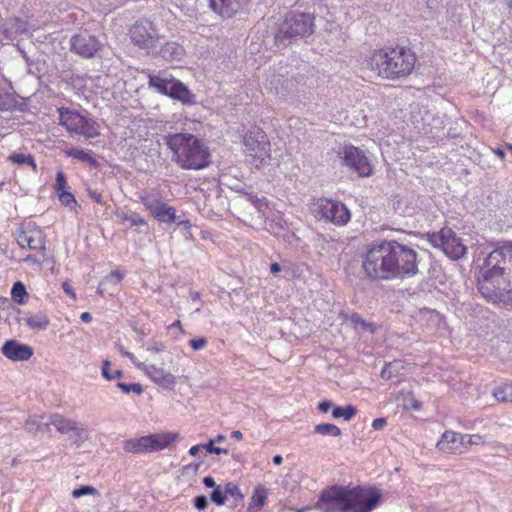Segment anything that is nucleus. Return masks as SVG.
I'll use <instances>...</instances> for the list:
<instances>
[{
	"mask_svg": "<svg viewBox=\"0 0 512 512\" xmlns=\"http://www.w3.org/2000/svg\"><path fill=\"white\" fill-rule=\"evenodd\" d=\"M478 289L487 298L507 294L512 299V244L498 247L487 256L479 271Z\"/></svg>",
	"mask_w": 512,
	"mask_h": 512,
	"instance_id": "obj_1",
	"label": "nucleus"
},
{
	"mask_svg": "<svg viewBox=\"0 0 512 512\" xmlns=\"http://www.w3.org/2000/svg\"><path fill=\"white\" fill-rule=\"evenodd\" d=\"M416 62V54L410 48L396 46L374 50L363 66L381 78L396 80L410 75Z\"/></svg>",
	"mask_w": 512,
	"mask_h": 512,
	"instance_id": "obj_2",
	"label": "nucleus"
},
{
	"mask_svg": "<svg viewBox=\"0 0 512 512\" xmlns=\"http://www.w3.org/2000/svg\"><path fill=\"white\" fill-rule=\"evenodd\" d=\"M164 142L173 152V160L183 169L199 170L209 164L207 148L190 133L164 136Z\"/></svg>",
	"mask_w": 512,
	"mask_h": 512,
	"instance_id": "obj_3",
	"label": "nucleus"
},
{
	"mask_svg": "<svg viewBox=\"0 0 512 512\" xmlns=\"http://www.w3.org/2000/svg\"><path fill=\"white\" fill-rule=\"evenodd\" d=\"M388 241L369 245L362 255V270L371 280H392Z\"/></svg>",
	"mask_w": 512,
	"mask_h": 512,
	"instance_id": "obj_4",
	"label": "nucleus"
},
{
	"mask_svg": "<svg viewBox=\"0 0 512 512\" xmlns=\"http://www.w3.org/2000/svg\"><path fill=\"white\" fill-rule=\"evenodd\" d=\"M392 279H404L418 273L417 253L397 241H388Z\"/></svg>",
	"mask_w": 512,
	"mask_h": 512,
	"instance_id": "obj_5",
	"label": "nucleus"
},
{
	"mask_svg": "<svg viewBox=\"0 0 512 512\" xmlns=\"http://www.w3.org/2000/svg\"><path fill=\"white\" fill-rule=\"evenodd\" d=\"M243 151L247 161L255 168L267 165L271 159L270 142L261 129L251 130L244 135Z\"/></svg>",
	"mask_w": 512,
	"mask_h": 512,
	"instance_id": "obj_6",
	"label": "nucleus"
},
{
	"mask_svg": "<svg viewBox=\"0 0 512 512\" xmlns=\"http://www.w3.org/2000/svg\"><path fill=\"white\" fill-rule=\"evenodd\" d=\"M59 125L66 128L71 134L82 135L92 139L100 135L99 123L88 114L83 115L76 110L61 107L58 109Z\"/></svg>",
	"mask_w": 512,
	"mask_h": 512,
	"instance_id": "obj_7",
	"label": "nucleus"
},
{
	"mask_svg": "<svg viewBox=\"0 0 512 512\" xmlns=\"http://www.w3.org/2000/svg\"><path fill=\"white\" fill-rule=\"evenodd\" d=\"M149 86L157 92L176 99L183 104L191 105L195 103V95L179 80L175 79L166 72L158 74H148Z\"/></svg>",
	"mask_w": 512,
	"mask_h": 512,
	"instance_id": "obj_8",
	"label": "nucleus"
},
{
	"mask_svg": "<svg viewBox=\"0 0 512 512\" xmlns=\"http://www.w3.org/2000/svg\"><path fill=\"white\" fill-rule=\"evenodd\" d=\"M410 120L419 133L429 138H439L441 134H444L445 123L443 116L432 113L424 106H413Z\"/></svg>",
	"mask_w": 512,
	"mask_h": 512,
	"instance_id": "obj_9",
	"label": "nucleus"
},
{
	"mask_svg": "<svg viewBox=\"0 0 512 512\" xmlns=\"http://www.w3.org/2000/svg\"><path fill=\"white\" fill-rule=\"evenodd\" d=\"M130 38L134 45L148 53H155L160 44L161 35L154 24L143 20L136 22L130 29Z\"/></svg>",
	"mask_w": 512,
	"mask_h": 512,
	"instance_id": "obj_10",
	"label": "nucleus"
},
{
	"mask_svg": "<svg viewBox=\"0 0 512 512\" xmlns=\"http://www.w3.org/2000/svg\"><path fill=\"white\" fill-rule=\"evenodd\" d=\"M314 508L320 512H349L348 487L332 486L323 490Z\"/></svg>",
	"mask_w": 512,
	"mask_h": 512,
	"instance_id": "obj_11",
	"label": "nucleus"
},
{
	"mask_svg": "<svg viewBox=\"0 0 512 512\" xmlns=\"http://www.w3.org/2000/svg\"><path fill=\"white\" fill-rule=\"evenodd\" d=\"M314 27V17L311 14L290 12L280 27V33L289 38H302L313 34Z\"/></svg>",
	"mask_w": 512,
	"mask_h": 512,
	"instance_id": "obj_12",
	"label": "nucleus"
},
{
	"mask_svg": "<svg viewBox=\"0 0 512 512\" xmlns=\"http://www.w3.org/2000/svg\"><path fill=\"white\" fill-rule=\"evenodd\" d=\"M429 241L435 248H440L451 259H460L466 253V247L456 233L448 227L429 235Z\"/></svg>",
	"mask_w": 512,
	"mask_h": 512,
	"instance_id": "obj_13",
	"label": "nucleus"
},
{
	"mask_svg": "<svg viewBox=\"0 0 512 512\" xmlns=\"http://www.w3.org/2000/svg\"><path fill=\"white\" fill-rule=\"evenodd\" d=\"M139 200L145 209L159 222L172 223L176 221V210L163 202L158 191L142 192Z\"/></svg>",
	"mask_w": 512,
	"mask_h": 512,
	"instance_id": "obj_14",
	"label": "nucleus"
},
{
	"mask_svg": "<svg viewBox=\"0 0 512 512\" xmlns=\"http://www.w3.org/2000/svg\"><path fill=\"white\" fill-rule=\"evenodd\" d=\"M380 500L381 494L376 489L348 488L349 512H371Z\"/></svg>",
	"mask_w": 512,
	"mask_h": 512,
	"instance_id": "obj_15",
	"label": "nucleus"
},
{
	"mask_svg": "<svg viewBox=\"0 0 512 512\" xmlns=\"http://www.w3.org/2000/svg\"><path fill=\"white\" fill-rule=\"evenodd\" d=\"M338 154L343 165L359 176L367 177L372 174V165L365 153L359 148L353 145H345Z\"/></svg>",
	"mask_w": 512,
	"mask_h": 512,
	"instance_id": "obj_16",
	"label": "nucleus"
},
{
	"mask_svg": "<svg viewBox=\"0 0 512 512\" xmlns=\"http://www.w3.org/2000/svg\"><path fill=\"white\" fill-rule=\"evenodd\" d=\"M17 244L23 249L46 251V240L42 229L29 222L22 224L16 232Z\"/></svg>",
	"mask_w": 512,
	"mask_h": 512,
	"instance_id": "obj_17",
	"label": "nucleus"
},
{
	"mask_svg": "<svg viewBox=\"0 0 512 512\" xmlns=\"http://www.w3.org/2000/svg\"><path fill=\"white\" fill-rule=\"evenodd\" d=\"M316 213L321 218L336 225H345L351 217L350 211L343 203L327 198L317 201Z\"/></svg>",
	"mask_w": 512,
	"mask_h": 512,
	"instance_id": "obj_18",
	"label": "nucleus"
},
{
	"mask_svg": "<svg viewBox=\"0 0 512 512\" xmlns=\"http://www.w3.org/2000/svg\"><path fill=\"white\" fill-rule=\"evenodd\" d=\"M51 424L62 434L73 432L77 441L81 443L88 439V431L83 423L66 418L61 414H52Z\"/></svg>",
	"mask_w": 512,
	"mask_h": 512,
	"instance_id": "obj_19",
	"label": "nucleus"
},
{
	"mask_svg": "<svg viewBox=\"0 0 512 512\" xmlns=\"http://www.w3.org/2000/svg\"><path fill=\"white\" fill-rule=\"evenodd\" d=\"M248 4L249 0H209L211 10L224 19L242 13Z\"/></svg>",
	"mask_w": 512,
	"mask_h": 512,
	"instance_id": "obj_20",
	"label": "nucleus"
},
{
	"mask_svg": "<svg viewBox=\"0 0 512 512\" xmlns=\"http://www.w3.org/2000/svg\"><path fill=\"white\" fill-rule=\"evenodd\" d=\"M137 368L143 371L155 384L163 389L172 390L176 385V377L163 368L155 365H148L142 362L137 364Z\"/></svg>",
	"mask_w": 512,
	"mask_h": 512,
	"instance_id": "obj_21",
	"label": "nucleus"
},
{
	"mask_svg": "<svg viewBox=\"0 0 512 512\" xmlns=\"http://www.w3.org/2000/svg\"><path fill=\"white\" fill-rule=\"evenodd\" d=\"M101 48L100 42L90 35H75L71 39V50L84 57H93Z\"/></svg>",
	"mask_w": 512,
	"mask_h": 512,
	"instance_id": "obj_22",
	"label": "nucleus"
},
{
	"mask_svg": "<svg viewBox=\"0 0 512 512\" xmlns=\"http://www.w3.org/2000/svg\"><path fill=\"white\" fill-rule=\"evenodd\" d=\"M1 352L5 357L12 361H26L33 355V349L16 340H8L1 348Z\"/></svg>",
	"mask_w": 512,
	"mask_h": 512,
	"instance_id": "obj_23",
	"label": "nucleus"
},
{
	"mask_svg": "<svg viewBox=\"0 0 512 512\" xmlns=\"http://www.w3.org/2000/svg\"><path fill=\"white\" fill-rule=\"evenodd\" d=\"M465 445V437L454 431L444 432L437 442V448L445 453H462V448Z\"/></svg>",
	"mask_w": 512,
	"mask_h": 512,
	"instance_id": "obj_24",
	"label": "nucleus"
},
{
	"mask_svg": "<svg viewBox=\"0 0 512 512\" xmlns=\"http://www.w3.org/2000/svg\"><path fill=\"white\" fill-rule=\"evenodd\" d=\"M292 80L284 78L282 75L271 72L266 75L265 87L272 93L287 97L290 94Z\"/></svg>",
	"mask_w": 512,
	"mask_h": 512,
	"instance_id": "obj_25",
	"label": "nucleus"
},
{
	"mask_svg": "<svg viewBox=\"0 0 512 512\" xmlns=\"http://www.w3.org/2000/svg\"><path fill=\"white\" fill-rule=\"evenodd\" d=\"M123 449L128 453L142 454L152 452L150 435L131 438L123 443Z\"/></svg>",
	"mask_w": 512,
	"mask_h": 512,
	"instance_id": "obj_26",
	"label": "nucleus"
},
{
	"mask_svg": "<svg viewBox=\"0 0 512 512\" xmlns=\"http://www.w3.org/2000/svg\"><path fill=\"white\" fill-rule=\"evenodd\" d=\"M6 38L14 40L18 36H27L29 32L28 23L20 18L10 19L4 29Z\"/></svg>",
	"mask_w": 512,
	"mask_h": 512,
	"instance_id": "obj_27",
	"label": "nucleus"
},
{
	"mask_svg": "<svg viewBox=\"0 0 512 512\" xmlns=\"http://www.w3.org/2000/svg\"><path fill=\"white\" fill-rule=\"evenodd\" d=\"M287 221L281 212H272L266 216L265 228L274 235H280L287 228Z\"/></svg>",
	"mask_w": 512,
	"mask_h": 512,
	"instance_id": "obj_28",
	"label": "nucleus"
},
{
	"mask_svg": "<svg viewBox=\"0 0 512 512\" xmlns=\"http://www.w3.org/2000/svg\"><path fill=\"white\" fill-rule=\"evenodd\" d=\"M178 436L179 435L174 432L150 434L152 452L166 449L178 438Z\"/></svg>",
	"mask_w": 512,
	"mask_h": 512,
	"instance_id": "obj_29",
	"label": "nucleus"
},
{
	"mask_svg": "<svg viewBox=\"0 0 512 512\" xmlns=\"http://www.w3.org/2000/svg\"><path fill=\"white\" fill-rule=\"evenodd\" d=\"M159 55L166 61H179L184 56L183 47L176 42H167L160 47Z\"/></svg>",
	"mask_w": 512,
	"mask_h": 512,
	"instance_id": "obj_30",
	"label": "nucleus"
},
{
	"mask_svg": "<svg viewBox=\"0 0 512 512\" xmlns=\"http://www.w3.org/2000/svg\"><path fill=\"white\" fill-rule=\"evenodd\" d=\"M64 154L80 162L87 163L90 166H97V160L94 158L93 153L90 151H85L78 148H68L64 150Z\"/></svg>",
	"mask_w": 512,
	"mask_h": 512,
	"instance_id": "obj_31",
	"label": "nucleus"
},
{
	"mask_svg": "<svg viewBox=\"0 0 512 512\" xmlns=\"http://www.w3.org/2000/svg\"><path fill=\"white\" fill-rule=\"evenodd\" d=\"M116 217H117L119 223H121V224H125L126 222H128L130 224V226L137 227V228L147 226L146 220L135 212L128 213L125 211H118L116 213Z\"/></svg>",
	"mask_w": 512,
	"mask_h": 512,
	"instance_id": "obj_32",
	"label": "nucleus"
},
{
	"mask_svg": "<svg viewBox=\"0 0 512 512\" xmlns=\"http://www.w3.org/2000/svg\"><path fill=\"white\" fill-rule=\"evenodd\" d=\"M124 276H125V273L120 271V270H113V271H111L99 283L98 293L100 295H104L106 290H107V286H109V285H113V286L119 285L121 283V281L123 280Z\"/></svg>",
	"mask_w": 512,
	"mask_h": 512,
	"instance_id": "obj_33",
	"label": "nucleus"
},
{
	"mask_svg": "<svg viewBox=\"0 0 512 512\" xmlns=\"http://www.w3.org/2000/svg\"><path fill=\"white\" fill-rule=\"evenodd\" d=\"M23 321L33 330H45L50 323L48 316L42 312L25 317Z\"/></svg>",
	"mask_w": 512,
	"mask_h": 512,
	"instance_id": "obj_34",
	"label": "nucleus"
},
{
	"mask_svg": "<svg viewBox=\"0 0 512 512\" xmlns=\"http://www.w3.org/2000/svg\"><path fill=\"white\" fill-rule=\"evenodd\" d=\"M492 395L498 402H512V382H506L496 387Z\"/></svg>",
	"mask_w": 512,
	"mask_h": 512,
	"instance_id": "obj_35",
	"label": "nucleus"
},
{
	"mask_svg": "<svg viewBox=\"0 0 512 512\" xmlns=\"http://www.w3.org/2000/svg\"><path fill=\"white\" fill-rule=\"evenodd\" d=\"M9 161L18 165H29L34 171L37 170V165L33 156L30 153H13L9 156Z\"/></svg>",
	"mask_w": 512,
	"mask_h": 512,
	"instance_id": "obj_36",
	"label": "nucleus"
},
{
	"mask_svg": "<svg viewBox=\"0 0 512 512\" xmlns=\"http://www.w3.org/2000/svg\"><path fill=\"white\" fill-rule=\"evenodd\" d=\"M356 408L352 405L345 407L336 406L332 410L333 418H343L345 421L351 420L356 415Z\"/></svg>",
	"mask_w": 512,
	"mask_h": 512,
	"instance_id": "obj_37",
	"label": "nucleus"
},
{
	"mask_svg": "<svg viewBox=\"0 0 512 512\" xmlns=\"http://www.w3.org/2000/svg\"><path fill=\"white\" fill-rule=\"evenodd\" d=\"M267 490L263 486L255 488L254 493L251 497L250 507L262 508L265 505L267 499Z\"/></svg>",
	"mask_w": 512,
	"mask_h": 512,
	"instance_id": "obj_38",
	"label": "nucleus"
},
{
	"mask_svg": "<svg viewBox=\"0 0 512 512\" xmlns=\"http://www.w3.org/2000/svg\"><path fill=\"white\" fill-rule=\"evenodd\" d=\"M315 433L320 435H329L333 437H337L341 435V430L334 424L330 423H322L318 424L314 428Z\"/></svg>",
	"mask_w": 512,
	"mask_h": 512,
	"instance_id": "obj_39",
	"label": "nucleus"
},
{
	"mask_svg": "<svg viewBox=\"0 0 512 512\" xmlns=\"http://www.w3.org/2000/svg\"><path fill=\"white\" fill-rule=\"evenodd\" d=\"M15 105L13 95L0 88V111H8Z\"/></svg>",
	"mask_w": 512,
	"mask_h": 512,
	"instance_id": "obj_40",
	"label": "nucleus"
},
{
	"mask_svg": "<svg viewBox=\"0 0 512 512\" xmlns=\"http://www.w3.org/2000/svg\"><path fill=\"white\" fill-rule=\"evenodd\" d=\"M43 417L33 416L29 417L25 423V429L28 433L36 435L37 432L42 430L43 423L41 419Z\"/></svg>",
	"mask_w": 512,
	"mask_h": 512,
	"instance_id": "obj_41",
	"label": "nucleus"
},
{
	"mask_svg": "<svg viewBox=\"0 0 512 512\" xmlns=\"http://www.w3.org/2000/svg\"><path fill=\"white\" fill-rule=\"evenodd\" d=\"M117 387L123 392V393H126V394H129V393H135L137 395H140L142 392H143V388L141 386V384L139 383H123V382H118L117 383Z\"/></svg>",
	"mask_w": 512,
	"mask_h": 512,
	"instance_id": "obj_42",
	"label": "nucleus"
},
{
	"mask_svg": "<svg viewBox=\"0 0 512 512\" xmlns=\"http://www.w3.org/2000/svg\"><path fill=\"white\" fill-rule=\"evenodd\" d=\"M110 365H111V363H110L109 360H104L103 361V365H102V368H101L102 376L106 380H113V379L121 377L123 372L121 370H115L114 373H111Z\"/></svg>",
	"mask_w": 512,
	"mask_h": 512,
	"instance_id": "obj_43",
	"label": "nucleus"
},
{
	"mask_svg": "<svg viewBox=\"0 0 512 512\" xmlns=\"http://www.w3.org/2000/svg\"><path fill=\"white\" fill-rule=\"evenodd\" d=\"M11 295L13 300L17 301L18 303L23 302V297L27 295L26 288L22 282H16L14 283Z\"/></svg>",
	"mask_w": 512,
	"mask_h": 512,
	"instance_id": "obj_44",
	"label": "nucleus"
},
{
	"mask_svg": "<svg viewBox=\"0 0 512 512\" xmlns=\"http://www.w3.org/2000/svg\"><path fill=\"white\" fill-rule=\"evenodd\" d=\"M224 491L225 497L230 496L234 498L236 501L243 499V494L241 493L239 487L232 482H229L225 485Z\"/></svg>",
	"mask_w": 512,
	"mask_h": 512,
	"instance_id": "obj_45",
	"label": "nucleus"
},
{
	"mask_svg": "<svg viewBox=\"0 0 512 512\" xmlns=\"http://www.w3.org/2000/svg\"><path fill=\"white\" fill-rule=\"evenodd\" d=\"M85 495H98V491L92 486H81L72 492L74 498H80Z\"/></svg>",
	"mask_w": 512,
	"mask_h": 512,
	"instance_id": "obj_46",
	"label": "nucleus"
},
{
	"mask_svg": "<svg viewBox=\"0 0 512 512\" xmlns=\"http://www.w3.org/2000/svg\"><path fill=\"white\" fill-rule=\"evenodd\" d=\"M211 500L213 503H215L218 506L223 505L226 500L225 491H223L220 488V486H217L211 493Z\"/></svg>",
	"mask_w": 512,
	"mask_h": 512,
	"instance_id": "obj_47",
	"label": "nucleus"
},
{
	"mask_svg": "<svg viewBox=\"0 0 512 512\" xmlns=\"http://www.w3.org/2000/svg\"><path fill=\"white\" fill-rule=\"evenodd\" d=\"M67 189L66 176L63 171H58L56 175L55 191L59 193Z\"/></svg>",
	"mask_w": 512,
	"mask_h": 512,
	"instance_id": "obj_48",
	"label": "nucleus"
},
{
	"mask_svg": "<svg viewBox=\"0 0 512 512\" xmlns=\"http://www.w3.org/2000/svg\"><path fill=\"white\" fill-rule=\"evenodd\" d=\"M214 444H215V440L211 439L208 443L203 444L204 449L210 454H217V455L222 454V453L228 454V450L220 448V447H216Z\"/></svg>",
	"mask_w": 512,
	"mask_h": 512,
	"instance_id": "obj_49",
	"label": "nucleus"
},
{
	"mask_svg": "<svg viewBox=\"0 0 512 512\" xmlns=\"http://www.w3.org/2000/svg\"><path fill=\"white\" fill-rule=\"evenodd\" d=\"M208 344V341L205 337L195 338L189 341V345L194 351H199L204 349Z\"/></svg>",
	"mask_w": 512,
	"mask_h": 512,
	"instance_id": "obj_50",
	"label": "nucleus"
},
{
	"mask_svg": "<svg viewBox=\"0 0 512 512\" xmlns=\"http://www.w3.org/2000/svg\"><path fill=\"white\" fill-rule=\"evenodd\" d=\"M57 195H58L61 203L66 206L76 202L74 195L72 193H70L68 190L59 192V193H57Z\"/></svg>",
	"mask_w": 512,
	"mask_h": 512,
	"instance_id": "obj_51",
	"label": "nucleus"
},
{
	"mask_svg": "<svg viewBox=\"0 0 512 512\" xmlns=\"http://www.w3.org/2000/svg\"><path fill=\"white\" fill-rule=\"evenodd\" d=\"M166 349V346L162 342L153 341L148 343L147 351L151 353H161Z\"/></svg>",
	"mask_w": 512,
	"mask_h": 512,
	"instance_id": "obj_52",
	"label": "nucleus"
},
{
	"mask_svg": "<svg viewBox=\"0 0 512 512\" xmlns=\"http://www.w3.org/2000/svg\"><path fill=\"white\" fill-rule=\"evenodd\" d=\"M86 192H87L89 198L92 201H94L95 203H97V204H103L104 203L102 194L100 192H98L97 190L88 187L86 189Z\"/></svg>",
	"mask_w": 512,
	"mask_h": 512,
	"instance_id": "obj_53",
	"label": "nucleus"
},
{
	"mask_svg": "<svg viewBox=\"0 0 512 512\" xmlns=\"http://www.w3.org/2000/svg\"><path fill=\"white\" fill-rule=\"evenodd\" d=\"M465 437L466 445L463 448H468L471 445H479L482 442V438L479 435H463Z\"/></svg>",
	"mask_w": 512,
	"mask_h": 512,
	"instance_id": "obj_54",
	"label": "nucleus"
},
{
	"mask_svg": "<svg viewBox=\"0 0 512 512\" xmlns=\"http://www.w3.org/2000/svg\"><path fill=\"white\" fill-rule=\"evenodd\" d=\"M118 351L119 353L123 356V357H126L128 358L136 367H137V364H142V362H139L136 357L129 351H127L126 349H124L123 346H119L118 347Z\"/></svg>",
	"mask_w": 512,
	"mask_h": 512,
	"instance_id": "obj_55",
	"label": "nucleus"
},
{
	"mask_svg": "<svg viewBox=\"0 0 512 512\" xmlns=\"http://www.w3.org/2000/svg\"><path fill=\"white\" fill-rule=\"evenodd\" d=\"M207 505H208V500H207L206 496H204V495L197 496L194 499V506L198 510H204L207 507Z\"/></svg>",
	"mask_w": 512,
	"mask_h": 512,
	"instance_id": "obj_56",
	"label": "nucleus"
},
{
	"mask_svg": "<svg viewBox=\"0 0 512 512\" xmlns=\"http://www.w3.org/2000/svg\"><path fill=\"white\" fill-rule=\"evenodd\" d=\"M168 329H169L170 331H173V330H177V331H178V333L174 336V338H175L176 340H178V339H179V336H180V335L185 334V331H184V329L182 328L181 322H180L179 320H176L175 322H173V323L168 327Z\"/></svg>",
	"mask_w": 512,
	"mask_h": 512,
	"instance_id": "obj_57",
	"label": "nucleus"
},
{
	"mask_svg": "<svg viewBox=\"0 0 512 512\" xmlns=\"http://www.w3.org/2000/svg\"><path fill=\"white\" fill-rule=\"evenodd\" d=\"M386 425H387V419L386 418H376L372 422V427L375 430H382V429H384L386 427Z\"/></svg>",
	"mask_w": 512,
	"mask_h": 512,
	"instance_id": "obj_58",
	"label": "nucleus"
},
{
	"mask_svg": "<svg viewBox=\"0 0 512 512\" xmlns=\"http://www.w3.org/2000/svg\"><path fill=\"white\" fill-rule=\"evenodd\" d=\"M62 288H63L64 292H65L67 295H69L72 299H74V300L76 299V294H75V292H74V289H73V287L70 285V283H69V282H67V281L63 282V284H62Z\"/></svg>",
	"mask_w": 512,
	"mask_h": 512,
	"instance_id": "obj_59",
	"label": "nucleus"
},
{
	"mask_svg": "<svg viewBox=\"0 0 512 512\" xmlns=\"http://www.w3.org/2000/svg\"><path fill=\"white\" fill-rule=\"evenodd\" d=\"M333 404L330 402V401H322L318 404V409L323 412V413H326L330 410V408H332Z\"/></svg>",
	"mask_w": 512,
	"mask_h": 512,
	"instance_id": "obj_60",
	"label": "nucleus"
},
{
	"mask_svg": "<svg viewBox=\"0 0 512 512\" xmlns=\"http://www.w3.org/2000/svg\"><path fill=\"white\" fill-rule=\"evenodd\" d=\"M203 484L207 487V488H216V482L215 480L211 477V476H206L204 477L203 479Z\"/></svg>",
	"mask_w": 512,
	"mask_h": 512,
	"instance_id": "obj_61",
	"label": "nucleus"
},
{
	"mask_svg": "<svg viewBox=\"0 0 512 512\" xmlns=\"http://www.w3.org/2000/svg\"><path fill=\"white\" fill-rule=\"evenodd\" d=\"M204 449V445L203 444H198V445H195V446H192L190 449H189V454L191 456H196L198 455V453L200 452V450Z\"/></svg>",
	"mask_w": 512,
	"mask_h": 512,
	"instance_id": "obj_62",
	"label": "nucleus"
},
{
	"mask_svg": "<svg viewBox=\"0 0 512 512\" xmlns=\"http://www.w3.org/2000/svg\"><path fill=\"white\" fill-rule=\"evenodd\" d=\"M25 262H29V263H33V264H36V265H40L41 262L40 260L33 256V255H28L25 259H24Z\"/></svg>",
	"mask_w": 512,
	"mask_h": 512,
	"instance_id": "obj_63",
	"label": "nucleus"
},
{
	"mask_svg": "<svg viewBox=\"0 0 512 512\" xmlns=\"http://www.w3.org/2000/svg\"><path fill=\"white\" fill-rule=\"evenodd\" d=\"M80 319L85 322V323H89L91 322L92 320V316L89 312H83L81 315H80Z\"/></svg>",
	"mask_w": 512,
	"mask_h": 512,
	"instance_id": "obj_64",
	"label": "nucleus"
}]
</instances>
